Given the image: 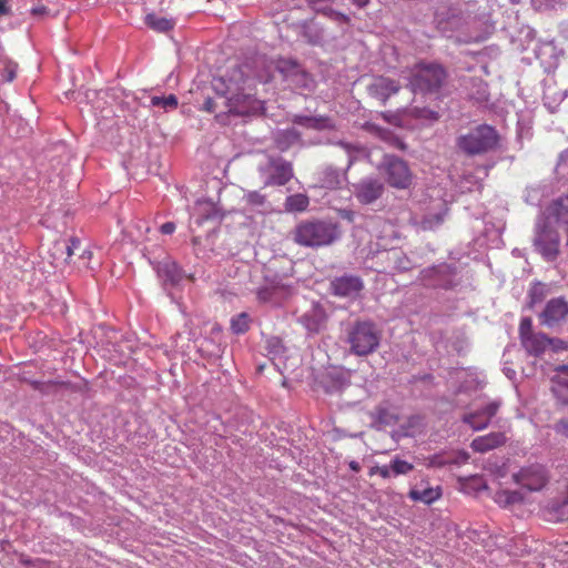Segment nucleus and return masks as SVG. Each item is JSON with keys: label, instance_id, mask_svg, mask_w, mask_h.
<instances>
[{"label": "nucleus", "instance_id": "nucleus-1", "mask_svg": "<svg viewBox=\"0 0 568 568\" xmlns=\"http://www.w3.org/2000/svg\"><path fill=\"white\" fill-rule=\"evenodd\" d=\"M339 237L337 223L325 220L300 222L292 231V240L300 246L321 247L333 244Z\"/></svg>", "mask_w": 568, "mask_h": 568}, {"label": "nucleus", "instance_id": "nucleus-2", "mask_svg": "<svg viewBox=\"0 0 568 568\" xmlns=\"http://www.w3.org/2000/svg\"><path fill=\"white\" fill-rule=\"evenodd\" d=\"M382 341V331L368 320H358L346 329V343L349 352L356 356H368L375 353Z\"/></svg>", "mask_w": 568, "mask_h": 568}, {"label": "nucleus", "instance_id": "nucleus-3", "mask_svg": "<svg viewBox=\"0 0 568 568\" xmlns=\"http://www.w3.org/2000/svg\"><path fill=\"white\" fill-rule=\"evenodd\" d=\"M499 133L488 124H479L456 140L457 148L469 156L486 154L498 148Z\"/></svg>", "mask_w": 568, "mask_h": 568}, {"label": "nucleus", "instance_id": "nucleus-4", "mask_svg": "<svg viewBox=\"0 0 568 568\" xmlns=\"http://www.w3.org/2000/svg\"><path fill=\"white\" fill-rule=\"evenodd\" d=\"M230 97L226 99V106L230 114L250 115L263 109V102L256 98L254 80L246 77L242 84L234 90L229 88Z\"/></svg>", "mask_w": 568, "mask_h": 568}, {"label": "nucleus", "instance_id": "nucleus-5", "mask_svg": "<svg viewBox=\"0 0 568 568\" xmlns=\"http://www.w3.org/2000/svg\"><path fill=\"white\" fill-rule=\"evenodd\" d=\"M447 80L445 68L438 63H418L410 72L409 85L414 92L438 93Z\"/></svg>", "mask_w": 568, "mask_h": 568}, {"label": "nucleus", "instance_id": "nucleus-6", "mask_svg": "<svg viewBox=\"0 0 568 568\" xmlns=\"http://www.w3.org/2000/svg\"><path fill=\"white\" fill-rule=\"evenodd\" d=\"M514 483L527 494L541 491L549 481L547 469L539 464L521 467L513 474Z\"/></svg>", "mask_w": 568, "mask_h": 568}, {"label": "nucleus", "instance_id": "nucleus-7", "mask_svg": "<svg viewBox=\"0 0 568 568\" xmlns=\"http://www.w3.org/2000/svg\"><path fill=\"white\" fill-rule=\"evenodd\" d=\"M274 67L293 88L310 91L314 88L312 75L296 61L281 58L274 62Z\"/></svg>", "mask_w": 568, "mask_h": 568}, {"label": "nucleus", "instance_id": "nucleus-8", "mask_svg": "<svg viewBox=\"0 0 568 568\" xmlns=\"http://www.w3.org/2000/svg\"><path fill=\"white\" fill-rule=\"evenodd\" d=\"M519 339L521 346L531 356H540L549 348L550 338L544 333L534 332L530 317L520 320Z\"/></svg>", "mask_w": 568, "mask_h": 568}, {"label": "nucleus", "instance_id": "nucleus-9", "mask_svg": "<svg viewBox=\"0 0 568 568\" xmlns=\"http://www.w3.org/2000/svg\"><path fill=\"white\" fill-rule=\"evenodd\" d=\"M385 174L386 181L392 187L404 190L412 184L413 174L407 163L396 156L386 159Z\"/></svg>", "mask_w": 568, "mask_h": 568}, {"label": "nucleus", "instance_id": "nucleus-10", "mask_svg": "<svg viewBox=\"0 0 568 568\" xmlns=\"http://www.w3.org/2000/svg\"><path fill=\"white\" fill-rule=\"evenodd\" d=\"M536 250L547 260L552 261L559 254V236L557 232L542 227L535 237Z\"/></svg>", "mask_w": 568, "mask_h": 568}, {"label": "nucleus", "instance_id": "nucleus-11", "mask_svg": "<svg viewBox=\"0 0 568 568\" xmlns=\"http://www.w3.org/2000/svg\"><path fill=\"white\" fill-rule=\"evenodd\" d=\"M399 90L400 84L397 81L383 75L374 78L367 85L369 97L378 100L383 105L386 104L392 95L398 93Z\"/></svg>", "mask_w": 568, "mask_h": 568}, {"label": "nucleus", "instance_id": "nucleus-12", "mask_svg": "<svg viewBox=\"0 0 568 568\" xmlns=\"http://www.w3.org/2000/svg\"><path fill=\"white\" fill-rule=\"evenodd\" d=\"M333 294L339 297H355L364 288V283L359 276L344 275L335 277L331 282Z\"/></svg>", "mask_w": 568, "mask_h": 568}, {"label": "nucleus", "instance_id": "nucleus-13", "mask_svg": "<svg viewBox=\"0 0 568 568\" xmlns=\"http://www.w3.org/2000/svg\"><path fill=\"white\" fill-rule=\"evenodd\" d=\"M384 185L376 179H364L355 185V196L363 204H371L382 196Z\"/></svg>", "mask_w": 568, "mask_h": 568}, {"label": "nucleus", "instance_id": "nucleus-14", "mask_svg": "<svg viewBox=\"0 0 568 568\" xmlns=\"http://www.w3.org/2000/svg\"><path fill=\"white\" fill-rule=\"evenodd\" d=\"M499 406V402H491L480 410L465 414L463 422L468 424L474 430H481L489 425L490 419L497 414Z\"/></svg>", "mask_w": 568, "mask_h": 568}, {"label": "nucleus", "instance_id": "nucleus-15", "mask_svg": "<svg viewBox=\"0 0 568 568\" xmlns=\"http://www.w3.org/2000/svg\"><path fill=\"white\" fill-rule=\"evenodd\" d=\"M298 322L310 333H320L326 326L327 315L324 307L318 304H314L300 317Z\"/></svg>", "mask_w": 568, "mask_h": 568}, {"label": "nucleus", "instance_id": "nucleus-16", "mask_svg": "<svg viewBox=\"0 0 568 568\" xmlns=\"http://www.w3.org/2000/svg\"><path fill=\"white\" fill-rule=\"evenodd\" d=\"M270 166L272 169V174L268 176L266 181V185H285L293 178V166L290 162L278 158L271 159Z\"/></svg>", "mask_w": 568, "mask_h": 568}, {"label": "nucleus", "instance_id": "nucleus-17", "mask_svg": "<svg viewBox=\"0 0 568 568\" xmlns=\"http://www.w3.org/2000/svg\"><path fill=\"white\" fill-rule=\"evenodd\" d=\"M494 501L501 508L510 509L514 506L523 505L527 501V495L520 489L499 488L493 495Z\"/></svg>", "mask_w": 568, "mask_h": 568}, {"label": "nucleus", "instance_id": "nucleus-18", "mask_svg": "<svg viewBox=\"0 0 568 568\" xmlns=\"http://www.w3.org/2000/svg\"><path fill=\"white\" fill-rule=\"evenodd\" d=\"M568 315V303L559 297L550 300L542 314V321L546 325L551 326L562 320Z\"/></svg>", "mask_w": 568, "mask_h": 568}, {"label": "nucleus", "instance_id": "nucleus-19", "mask_svg": "<svg viewBox=\"0 0 568 568\" xmlns=\"http://www.w3.org/2000/svg\"><path fill=\"white\" fill-rule=\"evenodd\" d=\"M505 443V434L497 432L474 438L470 444V447L473 448V450L484 454L491 449L503 446Z\"/></svg>", "mask_w": 568, "mask_h": 568}, {"label": "nucleus", "instance_id": "nucleus-20", "mask_svg": "<svg viewBox=\"0 0 568 568\" xmlns=\"http://www.w3.org/2000/svg\"><path fill=\"white\" fill-rule=\"evenodd\" d=\"M287 290L280 284H270L260 287L256 292L257 300L261 303L280 305L287 297Z\"/></svg>", "mask_w": 568, "mask_h": 568}, {"label": "nucleus", "instance_id": "nucleus-21", "mask_svg": "<svg viewBox=\"0 0 568 568\" xmlns=\"http://www.w3.org/2000/svg\"><path fill=\"white\" fill-rule=\"evenodd\" d=\"M556 371L558 374L551 379V389L561 404L568 405V366H558Z\"/></svg>", "mask_w": 568, "mask_h": 568}, {"label": "nucleus", "instance_id": "nucleus-22", "mask_svg": "<svg viewBox=\"0 0 568 568\" xmlns=\"http://www.w3.org/2000/svg\"><path fill=\"white\" fill-rule=\"evenodd\" d=\"M81 246V241L77 237H71L69 241H57L53 244V260L59 264V262L68 263L70 257L79 251Z\"/></svg>", "mask_w": 568, "mask_h": 568}, {"label": "nucleus", "instance_id": "nucleus-23", "mask_svg": "<svg viewBox=\"0 0 568 568\" xmlns=\"http://www.w3.org/2000/svg\"><path fill=\"white\" fill-rule=\"evenodd\" d=\"M294 124L314 129V130H334L335 124L327 116H308V115H294L292 119Z\"/></svg>", "mask_w": 568, "mask_h": 568}, {"label": "nucleus", "instance_id": "nucleus-24", "mask_svg": "<svg viewBox=\"0 0 568 568\" xmlns=\"http://www.w3.org/2000/svg\"><path fill=\"white\" fill-rule=\"evenodd\" d=\"M442 496V488L439 486H428L426 485L424 488H413L408 493V497L413 501H420L424 504H432L439 499Z\"/></svg>", "mask_w": 568, "mask_h": 568}, {"label": "nucleus", "instance_id": "nucleus-25", "mask_svg": "<svg viewBox=\"0 0 568 568\" xmlns=\"http://www.w3.org/2000/svg\"><path fill=\"white\" fill-rule=\"evenodd\" d=\"M448 213V206L446 203H442L440 209L434 213H427L423 216L419 222V227L423 231H433L440 226Z\"/></svg>", "mask_w": 568, "mask_h": 568}, {"label": "nucleus", "instance_id": "nucleus-26", "mask_svg": "<svg viewBox=\"0 0 568 568\" xmlns=\"http://www.w3.org/2000/svg\"><path fill=\"white\" fill-rule=\"evenodd\" d=\"M159 275L164 280V282L170 283L171 285L180 283L183 278L182 270L174 262L163 263L159 267Z\"/></svg>", "mask_w": 568, "mask_h": 568}, {"label": "nucleus", "instance_id": "nucleus-27", "mask_svg": "<svg viewBox=\"0 0 568 568\" xmlns=\"http://www.w3.org/2000/svg\"><path fill=\"white\" fill-rule=\"evenodd\" d=\"M145 23L149 28L158 32H168L172 30L174 27L173 20L164 17H159L155 13L146 14Z\"/></svg>", "mask_w": 568, "mask_h": 568}, {"label": "nucleus", "instance_id": "nucleus-28", "mask_svg": "<svg viewBox=\"0 0 568 568\" xmlns=\"http://www.w3.org/2000/svg\"><path fill=\"white\" fill-rule=\"evenodd\" d=\"M310 200L305 194L297 193L286 197L285 209L288 212H303L307 209Z\"/></svg>", "mask_w": 568, "mask_h": 568}, {"label": "nucleus", "instance_id": "nucleus-29", "mask_svg": "<svg viewBox=\"0 0 568 568\" xmlns=\"http://www.w3.org/2000/svg\"><path fill=\"white\" fill-rule=\"evenodd\" d=\"M552 211L557 220L562 222L568 231V196L557 199L552 204Z\"/></svg>", "mask_w": 568, "mask_h": 568}, {"label": "nucleus", "instance_id": "nucleus-30", "mask_svg": "<svg viewBox=\"0 0 568 568\" xmlns=\"http://www.w3.org/2000/svg\"><path fill=\"white\" fill-rule=\"evenodd\" d=\"M250 316L247 313H241L231 320V329L235 334H244L250 329Z\"/></svg>", "mask_w": 568, "mask_h": 568}, {"label": "nucleus", "instance_id": "nucleus-31", "mask_svg": "<svg viewBox=\"0 0 568 568\" xmlns=\"http://www.w3.org/2000/svg\"><path fill=\"white\" fill-rule=\"evenodd\" d=\"M151 104L153 106L163 108L164 110H173L178 108V99L174 94L168 97H152Z\"/></svg>", "mask_w": 568, "mask_h": 568}, {"label": "nucleus", "instance_id": "nucleus-32", "mask_svg": "<svg viewBox=\"0 0 568 568\" xmlns=\"http://www.w3.org/2000/svg\"><path fill=\"white\" fill-rule=\"evenodd\" d=\"M390 468L394 475L396 476L406 475L414 469V465L398 457H395L390 462Z\"/></svg>", "mask_w": 568, "mask_h": 568}, {"label": "nucleus", "instance_id": "nucleus-33", "mask_svg": "<svg viewBox=\"0 0 568 568\" xmlns=\"http://www.w3.org/2000/svg\"><path fill=\"white\" fill-rule=\"evenodd\" d=\"M406 111L403 110V111H398L396 113H390V112H382L381 113V116L388 123L390 124H394V125H398L400 126L402 125V114H405Z\"/></svg>", "mask_w": 568, "mask_h": 568}, {"label": "nucleus", "instance_id": "nucleus-34", "mask_svg": "<svg viewBox=\"0 0 568 568\" xmlns=\"http://www.w3.org/2000/svg\"><path fill=\"white\" fill-rule=\"evenodd\" d=\"M338 174L335 172H327V179L323 181V186L327 189H336L339 185Z\"/></svg>", "mask_w": 568, "mask_h": 568}, {"label": "nucleus", "instance_id": "nucleus-35", "mask_svg": "<svg viewBox=\"0 0 568 568\" xmlns=\"http://www.w3.org/2000/svg\"><path fill=\"white\" fill-rule=\"evenodd\" d=\"M412 113H414V115L416 118H425V119H430V120H437V118H438L436 112L426 110V109H423V110L414 109L412 111Z\"/></svg>", "mask_w": 568, "mask_h": 568}, {"label": "nucleus", "instance_id": "nucleus-36", "mask_svg": "<svg viewBox=\"0 0 568 568\" xmlns=\"http://www.w3.org/2000/svg\"><path fill=\"white\" fill-rule=\"evenodd\" d=\"M530 297L534 303L540 302L544 297V285H535L530 291Z\"/></svg>", "mask_w": 568, "mask_h": 568}, {"label": "nucleus", "instance_id": "nucleus-37", "mask_svg": "<svg viewBox=\"0 0 568 568\" xmlns=\"http://www.w3.org/2000/svg\"><path fill=\"white\" fill-rule=\"evenodd\" d=\"M555 430L565 437H568V418H562L555 424Z\"/></svg>", "mask_w": 568, "mask_h": 568}, {"label": "nucleus", "instance_id": "nucleus-38", "mask_svg": "<svg viewBox=\"0 0 568 568\" xmlns=\"http://www.w3.org/2000/svg\"><path fill=\"white\" fill-rule=\"evenodd\" d=\"M247 201L254 205H262L265 202V196L258 192H251L247 194Z\"/></svg>", "mask_w": 568, "mask_h": 568}, {"label": "nucleus", "instance_id": "nucleus-39", "mask_svg": "<svg viewBox=\"0 0 568 568\" xmlns=\"http://www.w3.org/2000/svg\"><path fill=\"white\" fill-rule=\"evenodd\" d=\"M549 348L554 351H564L568 348V343L558 338H550Z\"/></svg>", "mask_w": 568, "mask_h": 568}, {"label": "nucleus", "instance_id": "nucleus-40", "mask_svg": "<svg viewBox=\"0 0 568 568\" xmlns=\"http://www.w3.org/2000/svg\"><path fill=\"white\" fill-rule=\"evenodd\" d=\"M397 268L400 271H406L409 268V260L405 255H398L396 258Z\"/></svg>", "mask_w": 568, "mask_h": 568}, {"label": "nucleus", "instance_id": "nucleus-41", "mask_svg": "<svg viewBox=\"0 0 568 568\" xmlns=\"http://www.w3.org/2000/svg\"><path fill=\"white\" fill-rule=\"evenodd\" d=\"M329 16L333 20L337 22L349 23V18L341 12L329 10Z\"/></svg>", "mask_w": 568, "mask_h": 568}, {"label": "nucleus", "instance_id": "nucleus-42", "mask_svg": "<svg viewBox=\"0 0 568 568\" xmlns=\"http://www.w3.org/2000/svg\"><path fill=\"white\" fill-rule=\"evenodd\" d=\"M160 231L162 234H172L175 231V224L173 222H166L161 225Z\"/></svg>", "mask_w": 568, "mask_h": 568}, {"label": "nucleus", "instance_id": "nucleus-43", "mask_svg": "<svg viewBox=\"0 0 568 568\" xmlns=\"http://www.w3.org/2000/svg\"><path fill=\"white\" fill-rule=\"evenodd\" d=\"M378 471V475L381 477H383L384 479H387L390 477V473H392V468H390V465L389 466H379L378 469H376Z\"/></svg>", "mask_w": 568, "mask_h": 568}, {"label": "nucleus", "instance_id": "nucleus-44", "mask_svg": "<svg viewBox=\"0 0 568 568\" xmlns=\"http://www.w3.org/2000/svg\"><path fill=\"white\" fill-rule=\"evenodd\" d=\"M4 79L11 82L16 78V69L12 67H7L4 69Z\"/></svg>", "mask_w": 568, "mask_h": 568}, {"label": "nucleus", "instance_id": "nucleus-45", "mask_svg": "<svg viewBox=\"0 0 568 568\" xmlns=\"http://www.w3.org/2000/svg\"><path fill=\"white\" fill-rule=\"evenodd\" d=\"M204 109L209 112H213L215 110V104L212 99H207L204 102Z\"/></svg>", "mask_w": 568, "mask_h": 568}, {"label": "nucleus", "instance_id": "nucleus-46", "mask_svg": "<svg viewBox=\"0 0 568 568\" xmlns=\"http://www.w3.org/2000/svg\"><path fill=\"white\" fill-rule=\"evenodd\" d=\"M348 466L355 473H358L361 470V465L356 460L349 462Z\"/></svg>", "mask_w": 568, "mask_h": 568}, {"label": "nucleus", "instance_id": "nucleus-47", "mask_svg": "<svg viewBox=\"0 0 568 568\" xmlns=\"http://www.w3.org/2000/svg\"><path fill=\"white\" fill-rule=\"evenodd\" d=\"M369 0H353V3L359 8H364L368 4Z\"/></svg>", "mask_w": 568, "mask_h": 568}, {"label": "nucleus", "instance_id": "nucleus-48", "mask_svg": "<svg viewBox=\"0 0 568 568\" xmlns=\"http://www.w3.org/2000/svg\"><path fill=\"white\" fill-rule=\"evenodd\" d=\"M7 13H8V8L6 6V2L0 0V16L7 14Z\"/></svg>", "mask_w": 568, "mask_h": 568}, {"label": "nucleus", "instance_id": "nucleus-49", "mask_svg": "<svg viewBox=\"0 0 568 568\" xmlns=\"http://www.w3.org/2000/svg\"><path fill=\"white\" fill-rule=\"evenodd\" d=\"M30 385H31L34 389H41L42 383H40V382H38V381H31V382H30Z\"/></svg>", "mask_w": 568, "mask_h": 568}, {"label": "nucleus", "instance_id": "nucleus-50", "mask_svg": "<svg viewBox=\"0 0 568 568\" xmlns=\"http://www.w3.org/2000/svg\"><path fill=\"white\" fill-rule=\"evenodd\" d=\"M379 466H373L369 468V471H368V475L369 476H374V475H378V471L376 469H378Z\"/></svg>", "mask_w": 568, "mask_h": 568}, {"label": "nucleus", "instance_id": "nucleus-51", "mask_svg": "<svg viewBox=\"0 0 568 568\" xmlns=\"http://www.w3.org/2000/svg\"><path fill=\"white\" fill-rule=\"evenodd\" d=\"M384 413V409H378V418L383 422H386V416Z\"/></svg>", "mask_w": 568, "mask_h": 568}, {"label": "nucleus", "instance_id": "nucleus-52", "mask_svg": "<svg viewBox=\"0 0 568 568\" xmlns=\"http://www.w3.org/2000/svg\"><path fill=\"white\" fill-rule=\"evenodd\" d=\"M368 126H369V128H372V129H374V130H376L378 133L384 132L382 129H378V128H377L376 125H374V124H368Z\"/></svg>", "mask_w": 568, "mask_h": 568}, {"label": "nucleus", "instance_id": "nucleus-53", "mask_svg": "<svg viewBox=\"0 0 568 568\" xmlns=\"http://www.w3.org/2000/svg\"><path fill=\"white\" fill-rule=\"evenodd\" d=\"M90 255H91V252L85 251V250L82 251V254H81L82 257L90 256Z\"/></svg>", "mask_w": 568, "mask_h": 568}, {"label": "nucleus", "instance_id": "nucleus-54", "mask_svg": "<svg viewBox=\"0 0 568 568\" xmlns=\"http://www.w3.org/2000/svg\"><path fill=\"white\" fill-rule=\"evenodd\" d=\"M260 79L266 82V81H268L270 77L267 75L264 78V77L260 75Z\"/></svg>", "mask_w": 568, "mask_h": 568}]
</instances>
